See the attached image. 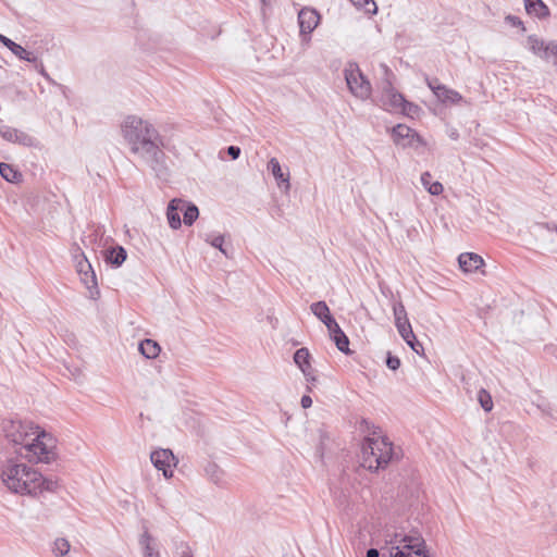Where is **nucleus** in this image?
Returning a JSON list of instances; mask_svg holds the SVG:
<instances>
[{"label":"nucleus","instance_id":"obj_1","mask_svg":"<svg viewBox=\"0 0 557 557\" xmlns=\"http://www.w3.org/2000/svg\"><path fill=\"white\" fill-rule=\"evenodd\" d=\"M122 134L131 152L149 166L158 178L168 181L170 170L162 150L163 139L157 128L138 116L129 115L122 124Z\"/></svg>","mask_w":557,"mask_h":557},{"label":"nucleus","instance_id":"obj_2","mask_svg":"<svg viewBox=\"0 0 557 557\" xmlns=\"http://www.w3.org/2000/svg\"><path fill=\"white\" fill-rule=\"evenodd\" d=\"M1 430L17 457L35 463H50L57 459V440L32 422L3 419Z\"/></svg>","mask_w":557,"mask_h":557},{"label":"nucleus","instance_id":"obj_3","mask_svg":"<svg viewBox=\"0 0 557 557\" xmlns=\"http://www.w3.org/2000/svg\"><path fill=\"white\" fill-rule=\"evenodd\" d=\"M361 467L376 472L385 469L394 457L393 443L387 437H366L361 448Z\"/></svg>","mask_w":557,"mask_h":557},{"label":"nucleus","instance_id":"obj_4","mask_svg":"<svg viewBox=\"0 0 557 557\" xmlns=\"http://www.w3.org/2000/svg\"><path fill=\"white\" fill-rule=\"evenodd\" d=\"M387 544L383 550L384 556L388 550L391 557H430L424 539L417 533L396 534L387 541Z\"/></svg>","mask_w":557,"mask_h":557},{"label":"nucleus","instance_id":"obj_5","mask_svg":"<svg viewBox=\"0 0 557 557\" xmlns=\"http://www.w3.org/2000/svg\"><path fill=\"white\" fill-rule=\"evenodd\" d=\"M23 478L11 482V491L16 494L38 495L44 492H54L59 482L52 478H45L40 472L28 468L21 473Z\"/></svg>","mask_w":557,"mask_h":557},{"label":"nucleus","instance_id":"obj_6","mask_svg":"<svg viewBox=\"0 0 557 557\" xmlns=\"http://www.w3.org/2000/svg\"><path fill=\"white\" fill-rule=\"evenodd\" d=\"M72 256L74 258L76 271L81 277V281L89 292V297L91 299H97L100 296V290L91 263L88 261L85 253L77 244H74L72 247Z\"/></svg>","mask_w":557,"mask_h":557},{"label":"nucleus","instance_id":"obj_7","mask_svg":"<svg viewBox=\"0 0 557 557\" xmlns=\"http://www.w3.org/2000/svg\"><path fill=\"white\" fill-rule=\"evenodd\" d=\"M344 76L349 91L357 98L366 100L371 96V84L356 62H348Z\"/></svg>","mask_w":557,"mask_h":557},{"label":"nucleus","instance_id":"obj_8","mask_svg":"<svg viewBox=\"0 0 557 557\" xmlns=\"http://www.w3.org/2000/svg\"><path fill=\"white\" fill-rule=\"evenodd\" d=\"M382 94L380 101L382 107L387 111H399L401 104L405 102L403 94L398 92L393 83L386 78L382 82Z\"/></svg>","mask_w":557,"mask_h":557},{"label":"nucleus","instance_id":"obj_9","mask_svg":"<svg viewBox=\"0 0 557 557\" xmlns=\"http://www.w3.org/2000/svg\"><path fill=\"white\" fill-rule=\"evenodd\" d=\"M529 49L539 58L549 61L550 59L556 60L557 58V42L556 41H544L535 35L528 37Z\"/></svg>","mask_w":557,"mask_h":557},{"label":"nucleus","instance_id":"obj_10","mask_svg":"<svg viewBox=\"0 0 557 557\" xmlns=\"http://www.w3.org/2000/svg\"><path fill=\"white\" fill-rule=\"evenodd\" d=\"M393 141L397 146L413 147L416 144H422L420 135L405 124H397L392 128Z\"/></svg>","mask_w":557,"mask_h":557},{"label":"nucleus","instance_id":"obj_11","mask_svg":"<svg viewBox=\"0 0 557 557\" xmlns=\"http://www.w3.org/2000/svg\"><path fill=\"white\" fill-rule=\"evenodd\" d=\"M150 460L152 465L163 472L165 478L173 475L172 467L176 466L177 459L171 449H158L151 453Z\"/></svg>","mask_w":557,"mask_h":557},{"label":"nucleus","instance_id":"obj_12","mask_svg":"<svg viewBox=\"0 0 557 557\" xmlns=\"http://www.w3.org/2000/svg\"><path fill=\"white\" fill-rule=\"evenodd\" d=\"M0 136L7 141L18 144L24 147H36L38 145L35 137L8 125L0 127Z\"/></svg>","mask_w":557,"mask_h":557},{"label":"nucleus","instance_id":"obj_13","mask_svg":"<svg viewBox=\"0 0 557 557\" xmlns=\"http://www.w3.org/2000/svg\"><path fill=\"white\" fill-rule=\"evenodd\" d=\"M20 457L16 456V460L13 458H9L5 465L2 468V482L4 485L11 491V482L15 481V479H22L24 471L27 469V466L24 462H21Z\"/></svg>","mask_w":557,"mask_h":557},{"label":"nucleus","instance_id":"obj_14","mask_svg":"<svg viewBox=\"0 0 557 557\" xmlns=\"http://www.w3.org/2000/svg\"><path fill=\"white\" fill-rule=\"evenodd\" d=\"M320 20L319 13L314 9L304 8L298 13V23L301 35L311 34L318 26Z\"/></svg>","mask_w":557,"mask_h":557},{"label":"nucleus","instance_id":"obj_15","mask_svg":"<svg viewBox=\"0 0 557 557\" xmlns=\"http://www.w3.org/2000/svg\"><path fill=\"white\" fill-rule=\"evenodd\" d=\"M310 352L306 347L297 349L294 354V362L307 377V381H315V377L312 376L313 369L310 363Z\"/></svg>","mask_w":557,"mask_h":557},{"label":"nucleus","instance_id":"obj_16","mask_svg":"<svg viewBox=\"0 0 557 557\" xmlns=\"http://www.w3.org/2000/svg\"><path fill=\"white\" fill-rule=\"evenodd\" d=\"M460 269L466 273L478 271L484 265V260L481 256L474 252H463L458 257Z\"/></svg>","mask_w":557,"mask_h":557},{"label":"nucleus","instance_id":"obj_17","mask_svg":"<svg viewBox=\"0 0 557 557\" xmlns=\"http://www.w3.org/2000/svg\"><path fill=\"white\" fill-rule=\"evenodd\" d=\"M103 258L107 264L119 268L126 260L127 252L123 246L115 245L103 250Z\"/></svg>","mask_w":557,"mask_h":557},{"label":"nucleus","instance_id":"obj_18","mask_svg":"<svg viewBox=\"0 0 557 557\" xmlns=\"http://www.w3.org/2000/svg\"><path fill=\"white\" fill-rule=\"evenodd\" d=\"M0 41L11 50L13 54H15L18 59L25 60L30 63H35L37 61V58L29 51H27L25 48H23L21 45L14 42L10 38L5 37L4 35L0 34Z\"/></svg>","mask_w":557,"mask_h":557},{"label":"nucleus","instance_id":"obj_19","mask_svg":"<svg viewBox=\"0 0 557 557\" xmlns=\"http://www.w3.org/2000/svg\"><path fill=\"white\" fill-rule=\"evenodd\" d=\"M182 205L183 199L180 198L172 199L168 205L166 218L170 227L173 230H178L182 226V220L180 216V212H182L180 208L182 207Z\"/></svg>","mask_w":557,"mask_h":557},{"label":"nucleus","instance_id":"obj_20","mask_svg":"<svg viewBox=\"0 0 557 557\" xmlns=\"http://www.w3.org/2000/svg\"><path fill=\"white\" fill-rule=\"evenodd\" d=\"M525 12L540 20H545L550 12L548 7L542 0H523Z\"/></svg>","mask_w":557,"mask_h":557},{"label":"nucleus","instance_id":"obj_21","mask_svg":"<svg viewBox=\"0 0 557 557\" xmlns=\"http://www.w3.org/2000/svg\"><path fill=\"white\" fill-rule=\"evenodd\" d=\"M139 545L143 548L144 557H160L156 540L146 529L139 539Z\"/></svg>","mask_w":557,"mask_h":557},{"label":"nucleus","instance_id":"obj_22","mask_svg":"<svg viewBox=\"0 0 557 557\" xmlns=\"http://www.w3.org/2000/svg\"><path fill=\"white\" fill-rule=\"evenodd\" d=\"M138 350L147 359H154L159 356L161 348L156 341L146 338L139 343Z\"/></svg>","mask_w":557,"mask_h":557},{"label":"nucleus","instance_id":"obj_23","mask_svg":"<svg viewBox=\"0 0 557 557\" xmlns=\"http://www.w3.org/2000/svg\"><path fill=\"white\" fill-rule=\"evenodd\" d=\"M180 210L183 212V222L185 225H193L199 216V209L193 202L183 200V205Z\"/></svg>","mask_w":557,"mask_h":557},{"label":"nucleus","instance_id":"obj_24","mask_svg":"<svg viewBox=\"0 0 557 557\" xmlns=\"http://www.w3.org/2000/svg\"><path fill=\"white\" fill-rule=\"evenodd\" d=\"M268 168L271 170L274 178L277 182V185L280 187H282V185L284 184L285 188L288 189L289 188L288 175L287 176L284 175V173L282 171V166H281L278 160L276 158H272L269 161Z\"/></svg>","mask_w":557,"mask_h":557},{"label":"nucleus","instance_id":"obj_25","mask_svg":"<svg viewBox=\"0 0 557 557\" xmlns=\"http://www.w3.org/2000/svg\"><path fill=\"white\" fill-rule=\"evenodd\" d=\"M0 175L9 183H18L22 181V173L11 164L4 162L0 163Z\"/></svg>","mask_w":557,"mask_h":557},{"label":"nucleus","instance_id":"obj_26","mask_svg":"<svg viewBox=\"0 0 557 557\" xmlns=\"http://www.w3.org/2000/svg\"><path fill=\"white\" fill-rule=\"evenodd\" d=\"M421 183L423 187L433 196H438L443 193V185L437 181L432 182V175L430 172L422 173Z\"/></svg>","mask_w":557,"mask_h":557},{"label":"nucleus","instance_id":"obj_27","mask_svg":"<svg viewBox=\"0 0 557 557\" xmlns=\"http://www.w3.org/2000/svg\"><path fill=\"white\" fill-rule=\"evenodd\" d=\"M206 475L212 481L214 484H221L223 481L224 472L223 470L214 462H209L205 467Z\"/></svg>","mask_w":557,"mask_h":557},{"label":"nucleus","instance_id":"obj_28","mask_svg":"<svg viewBox=\"0 0 557 557\" xmlns=\"http://www.w3.org/2000/svg\"><path fill=\"white\" fill-rule=\"evenodd\" d=\"M331 338L339 351L344 352L345 355L351 354V350L349 349V338L343 330L336 334L331 335Z\"/></svg>","mask_w":557,"mask_h":557},{"label":"nucleus","instance_id":"obj_29","mask_svg":"<svg viewBox=\"0 0 557 557\" xmlns=\"http://www.w3.org/2000/svg\"><path fill=\"white\" fill-rule=\"evenodd\" d=\"M440 91H436V97L438 100L445 102H458L461 100V95L453 89L447 88L445 85L443 87H437Z\"/></svg>","mask_w":557,"mask_h":557},{"label":"nucleus","instance_id":"obj_30","mask_svg":"<svg viewBox=\"0 0 557 557\" xmlns=\"http://www.w3.org/2000/svg\"><path fill=\"white\" fill-rule=\"evenodd\" d=\"M205 240L209 243L212 247L219 249L225 257H230V252L227 247L225 246V240L223 235H210L207 234Z\"/></svg>","mask_w":557,"mask_h":557},{"label":"nucleus","instance_id":"obj_31","mask_svg":"<svg viewBox=\"0 0 557 557\" xmlns=\"http://www.w3.org/2000/svg\"><path fill=\"white\" fill-rule=\"evenodd\" d=\"M71 545L65 539H57L53 543L52 552L55 556L62 557L70 552Z\"/></svg>","mask_w":557,"mask_h":557},{"label":"nucleus","instance_id":"obj_32","mask_svg":"<svg viewBox=\"0 0 557 557\" xmlns=\"http://www.w3.org/2000/svg\"><path fill=\"white\" fill-rule=\"evenodd\" d=\"M350 2L355 7L362 9L368 14H375L377 11V7L374 0H350Z\"/></svg>","mask_w":557,"mask_h":557},{"label":"nucleus","instance_id":"obj_33","mask_svg":"<svg viewBox=\"0 0 557 557\" xmlns=\"http://www.w3.org/2000/svg\"><path fill=\"white\" fill-rule=\"evenodd\" d=\"M478 400L484 411L490 412L493 409L492 396L486 389L481 388L479 391Z\"/></svg>","mask_w":557,"mask_h":557},{"label":"nucleus","instance_id":"obj_34","mask_svg":"<svg viewBox=\"0 0 557 557\" xmlns=\"http://www.w3.org/2000/svg\"><path fill=\"white\" fill-rule=\"evenodd\" d=\"M395 326L403 339L413 338V331L409 320L396 322Z\"/></svg>","mask_w":557,"mask_h":557},{"label":"nucleus","instance_id":"obj_35","mask_svg":"<svg viewBox=\"0 0 557 557\" xmlns=\"http://www.w3.org/2000/svg\"><path fill=\"white\" fill-rule=\"evenodd\" d=\"M405 534L404 532H393V533H386L385 535V545L381 548V550L376 549V548H369L367 550V557H380V555H382V557H391L389 554H388V550H386V555L384 556L383 555V550L386 548V546L388 545L387 544V541L391 540L394 535L396 534Z\"/></svg>","mask_w":557,"mask_h":557},{"label":"nucleus","instance_id":"obj_36","mask_svg":"<svg viewBox=\"0 0 557 557\" xmlns=\"http://www.w3.org/2000/svg\"><path fill=\"white\" fill-rule=\"evenodd\" d=\"M310 309L312 311V313L318 318V319H322L323 317H325L329 312H330V309L326 305L325 301H317V302H313L311 306H310Z\"/></svg>","mask_w":557,"mask_h":557},{"label":"nucleus","instance_id":"obj_37","mask_svg":"<svg viewBox=\"0 0 557 557\" xmlns=\"http://www.w3.org/2000/svg\"><path fill=\"white\" fill-rule=\"evenodd\" d=\"M420 110L421 109H420V107L418 104L412 103L410 101H407L406 99H405L404 104H401V107L399 109V111L403 114H405V115H407L409 117H414L416 115H418Z\"/></svg>","mask_w":557,"mask_h":557},{"label":"nucleus","instance_id":"obj_38","mask_svg":"<svg viewBox=\"0 0 557 557\" xmlns=\"http://www.w3.org/2000/svg\"><path fill=\"white\" fill-rule=\"evenodd\" d=\"M393 312H394L395 323L405 321V320H409L407 317V311L405 309V306L403 305L401 301L394 304Z\"/></svg>","mask_w":557,"mask_h":557},{"label":"nucleus","instance_id":"obj_39","mask_svg":"<svg viewBox=\"0 0 557 557\" xmlns=\"http://www.w3.org/2000/svg\"><path fill=\"white\" fill-rule=\"evenodd\" d=\"M406 344L418 355L423 354V346L422 344L417 339L416 335L413 334V338H407L404 339Z\"/></svg>","mask_w":557,"mask_h":557},{"label":"nucleus","instance_id":"obj_40","mask_svg":"<svg viewBox=\"0 0 557 557\" xmlns=\"http://www.w3.org/2000/svg\"><path fill=\"white\" fill-rule=\"evenodd\" d=\"M385 362L386 367L393 371L398 370L401 364L400 359L397 356L392 355L391 352H387Z\"/></svg>","mask_w":557,"mask_h":557},{"label":"nucleus","instance_id":"obj_41","mask_svg":"<svg viewBox=\"0 0 557 557\" xmlns=\"http://www.w3.org/2000/svg\"><path fill=\"white\" fill-rule=\"evenodd\" d=\"M505 22L507 24H509L510 26H512V27H520L522 32H525V27L523 25V22L521 21L520 17H518L516 15L508 14L505 17Z\"/></svg>","mask_w":557,"mask_h":557},{"label":"nucleus","instance_id":"obj_42","mask_svg":"<svg viewBox=\"0 0 557 557\" xmlns=\"http://www.w3.org/2000/svg\"><path fill=\"white\" fill-rule=\"evenodd\" d=\"M176 554L180 557H194L193 552H191L189 545L187 543H184V542L180 543L176 546Z\"/></svg>","mask_w":557,"mask_h":557},{"label":"nucleus","instance_id":"obj_43","mask_svg":"<svg viewBox=\"0 0 557 557\" xmlns=\"http://www.w3.org/2000/svg\"><path fill=\"white\" fill-rule=\"evenodd\" d=\"M326 329L330 333V336L333 334H336L337 332L342 331L339 324L336 322L335 319H332L329 323H326Z\"/></svg>","mask_w":557,"mask_h":557},{"label":"nucleus","instance_id":"obj_44","mask_svg":"<svg viewBox=\"0 0 557 557\" xmlns=\"http://www.w3.org/2000/svg\"><path fill=\"white\" fill-rule=\"evenodd\" d=\"M227 154L231 157L232 160H236L239 158L240 156V148L238 146H228L227 149Z\"/></svg>","mask_w":557,"mask_h":557},{"label":"nucleus","instance_id":"obj_45","mask_svg":"<svg viewBox=\"0 0 557 557\" xmlns=\"http://www.w3.org/2000/svg\"><path fill=\"white\" fill-rule=\"evenodd\" d=\"M428 82V86L430 87V89L434 92V95L436 96V91H440L437 89V87H443L442 84L438 83V79L434 78L432 81L430 79H426Z\"/></svg>","mask_w":557,"mask_h":557},{"label":"nucleus","instance_id":"obj_46","mask_svg":"<svg viewBox=\"0 0 557 557\" xmlns=\"http://www.w3.org/2000/svg\"><path fill=\"white\" fill-rule=\"evenodd\" d=\"M301 407L304 409L310 408L312 406V399L308 395H304L300 400Z\"/></svg>","mask_w":557,"mask_h":557},{"label":"nucleus","instance_id":"obj_47","mask_svg":"<svg viewBox=\"0 0 557 557\" xmlns=\"http://www.w3.org/2000/svg\"><path fill=\"white\" fill-rule=\"evenodd\" d=\"M332 319H334V317L331 314V312H329L325 317L319 320L326 326V323L332 321Z\"/></svg>","mask_w":557,"mask_h":557},{"label":"nucleus","instance_id":"obj_48","mask_svg":"<svg viewBox=\"0 0 557 557\" xmlns=\"http://www.w3.org/2000/svg\"><path fill=\"white\" fill-rule=\"evenodd\" d=\"M332 319H334V317L331 314V312H329L325 317L319 320L326 326V323L332 321Z\"/></svg>","mask_w":557,"mask_h":557},{"label":"nucleus","instance_id":"obj_49","mask_svg":"<svg viewBox=\"0 0 557 557\" xmlns=\"http://www.w3.org/2000/svg\"><path fill=\"white\" fill-rule=\"evenodd\" d=\"M554 224L555 223H544L543 226L547 230V231H554Z\"/></svg>","mask_w":557,"mask_h":557},{"label":"nucleus","instance_id":"obj_50","mask_svg":"<svg viewBox=\"0 0 557 557\" xmlns=\"http://www.w3.org/2000/svg\"><path fill=\"white\" fill-rule=\"evenodd\" d=\"M554 66H555L556 72H557V58H556V60H554Z\"/></svg>","mask_w":557,"mask_h":557},{"label":"nucleus","instance_id":"obj_51","mask_svg":"<svg viewBox=\"0 0 557 557\" xmlns=\"http://www.w3.org/2000/svg\"><path fill=\"white\" fill-rule=\"evenodd\" d=\"M362 423L366 424L367 426L369 425V422L367 420H362Z\"/></svg>","mask_w":557,"mask_h":557},{"label":"nucleus","instance_id":"obj_52","mask_svg":"<svg viewBox=\"0 0 557 557\" xmlns=\"http://www.w3.org/2000/svg\"><path fill=\"white\" fill-rule=\"evenodd\" d=\"M384 69H385L386 75H388V73H389L388 69L386 66Z\"/></svg>","mask_w":557,"mask_h":557},{"label":"nucleus","instance_id":"obj_53","mask_svg":"<svg viewBox=\"0 0 557 557\" xmlns=\"http://www.w3.org/2000/svg\"><path fill=\"white\" fill-rule=\"evenodd\" d=\"M263 5H267V0H261Z\"/></svg>","mask_w":557,"mask_h":557}]
</instances>
